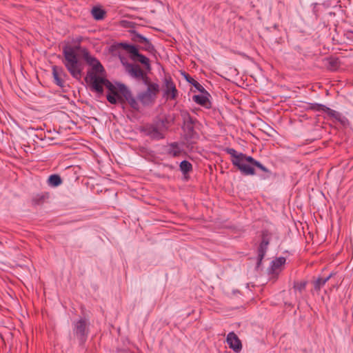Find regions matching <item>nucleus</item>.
Instances as JSON below:
<instances>
[{
  "label": "nucleus",
  "mask_w": 353,
  "mask_h": 353,
  "mask_svg": "<svg viewBox=\"0 0 353 353\" xmlns=\"http://www.w3.org/2000/svg\"><path fill=\"white\" fill-rule=\"evenodd\" d=\"M286 259L283 256L276 258L271 262L269 272L272 274L278 273L281 271V267L285 263Z\"/></svg>",
  "instance_id": "obj_13"
},
{
  "label": "nucleus",
  "mask_w": 353,
  "mask_h": 353,
  "mask_svg": "<svg viewBox=\"0 0 353 353\" xmlns=\"http://www.w3.org/2000/svg\"><path fill=\"white\" fill-rule=\"evenodd\" d=\"M143 132L153 139L159 140L164 138L162 128L155 124L145 125Z\"/></svg>",
  "instance_id": "obj_7"
},
{
  "label": "nucleus",
  "mask_w": 353,
  "mask_h": 353,
  "mask_svg": "<svg viewBox=\"0 0 353 353\" xmlns=\"http://www.w3.org/2000/svg\"><path fill=\"white\" fill-rule=\"evenodd\" d=\"M234 165L244 175H254L255 171L253 166L257 167L264 172H269V170L259 161L246 154L244 155V157L236 160Z\"/></svg>",
  "instance_id": "obj_2"
},
{
  "label": "nucleus",
  "mask_w": 353,
  "mask_h": 353,
  "mask_svg": "<svg viewBox=\"0 0 353 353\" xmlns=\"http://www.w3.org/2000/svg\"><path fill=\"white\" fill-rule=\"evenodd\" d=\"M268 244H269L268 240L266 238L263 237L260 243L259 249H258V262H257L258 265H260V263H261L263 259L264 258V256L265 255V253L268 250Z\"/></svg>",
  "instance_id": "obj_15"
},
{
  "label": "nucleus",
  "mask_w": 353,
  "mask_h": 353,
  "mask_svg": "<svg viewBox=\"0 0 353 353\" xmlns=\"http://www.w3.org/2000/svg\"><path fill=\"white\" fill-rule=\"evenodd\" d=\"M119 46H121L123 50L129 52L131 55L135 53L136 50H137V48L134 46L126 43H120Z\"/></svg>",
  "instance_id": "obj_24"
},
{
  "label": "nucleus",
  "mask_w": 353,
  "mask_h": 353,
  "mask_svg": "<svg viewBox=\"0 0 353 353\" xmlns=\"http://www.w3.org/2000/svg\"><path fill=\"white\" fill-rule=\"evenodd\" d=\"M72 331L74 334L80 340L83 341L86 338L88 333V322L85 319H79L73 322Z\"/></svg>",
  "instance_id": "obj_5"
},
{
  "label": "nucleus",
  "mask_w": 353,
  "mask_h": 353,
  "mask_svg": "<svg viewBox=\"0 0 353 353\" xmlns=\"http://www.w3.org/2000/svg\"><path fill=\"white\" fill-rule=\"evenodd\" d=\"M62 183V179L58 174H52L48 179V184L50 187H57Z\"/></svg>",
  "instance_id": "obj_18"
},
{
  "label": "nucleus",
  "mask_w": 353,
  "mask_h": 353,
  "mask_svg": "<svg viewBox=\"0 0 353 353\" xmlns=\"http://www.w3.org/2000/svg\"><path fill=\"white\" fill-rule=\"evenodd\" d=\"M179 168L181 172L184 174H188L192 170V164L186 160H183L180 163Z\"/></svg>",
  "instance_id": "obj_23"
},
{
  "label": "nucleus",
  "mask_w": 353,
  "mask_h": 353,
  "mask_svg": "<svg viewBox=\"0 0 353 353\" xmlns=\"http://www.w3.org/2000/svg\"><path fill=\"white\" fill-rule=\"evenodd\" d=\"M226 152L230 154L232 157V163L234 165L235 163V161L237 159H240L242 157H244L245 154L243 153H238L234 148H228L226 149Z\"/></svg>",
  "instance_id": "obj_21"
},
{
  "label": "nucleus",
  "mask_w": 353,
  "mask_h": 353,
  "mask_svg": "<svg viewBox=\"0 0 353 353\" xmlns=\"http://www.w3.org/2000/svg\"><path fill=\"white\" fill-rule=\"evenodd\" d=\"M106 79L100 75H97L94 72H88L85 81L91 85L93 90L99 94L103 92V85L105 84Z\"/></svg>",
  "instance_id": "obj_4"
},
{
  "label": "nucleus",
  "mask_w": 353,
  "mask_h": 353,
  "mask_svg": "<svg viewBox=\"0 0 353 353\" xmlns=\"http://www.w3.org/2000/svg\"><path fill=\"white\" fill-rule=\"evenodd\" d=\"M165 153L172 157H178L181 155L183 152V145L174 142L168 144L165 147Z\"/></svg>",
  "instance_id": "obj_10"
},
{
  "label": "nucleus",
  "mask_w": 353,
  "mask_h": 353,
  "mask_svg": "<svg viewBox=\"0 0 353 353\" xmlns=\"http://www.w3.org/2000/svg\"><path fill=\"white\" fill-rule=\"evenodd\" d=\"M192 99L196 103L199 104L206 108H210V102L208 99V93L194 95Z\"/></svg>",
  "instance_id": "obj_16"
},
{
  "label": "nucleus",
  "mask_w": 353,
  "mask_h": 353,
  "mask_svg": "<svg viewBox=\"0 0 353 353\" xmlns=\"http://www.w3.org/2000/svg\"><path fill=\"white\" fill-rule=\"evenodd\" d=\"M194 86L196 88V89H198L199 90H203V88L199 84V83H196V85H194Z\"/></svg>",
  "instance_id": "obj_31"
},
{
  "label": "nucleus",
  "mask_w": 353,
  "mask_h": 353,
  "mask_svg": "<svg viewBox=\"0 0 353 353\" xmlns=\"http://www.w3.org/2000/svg\"><path fill=\"white\" fill-rule=\"evenodd\" d=\"M165 88L163 89V97L166 99L174 100L176 98L178 91L176 86L171 79H165L164 81Z\"/></svg>",
  "instance_id": "obj_8"
},
{
  "label": "nucleus",
  "mask_w": 353,
  "mask_h": 353,
  "mask_svg": "<svg viewBox=\"0 0 353 353\" xmlns=\"http://www.w3.org/2000/svg\"><path fill=\"white\" fill-rule=\"evenodd\" d=\"M119 83H117L116 85H114L110 81H108L107 79L105 81L104 85L108 89V90L113 94H115V92H117L119 91L118 90V84Z\"/></svg>",
  "instance_id": "obj_25"
},
{
  "label": "nucleus",
  "mask_w": 353,
  "mask_h": 353,
  "mask_svg": "<svg viewBox=\"0 0 353 353\" xmlns=\"http://www.w3.org/2000/svg\"><path fill=\"white\" fill-rule=\"evenodd\" d=\"M319 6V4L318 3H314L313 4V10L314 12H316L317 11V7Z\"/></svg>",
  "instance_id": "obj_32"
},
{
  "label": "nucleus",
  "mask_w": 353,
  "mask_h": 353,
  "mask_svg": "<svg viewBox=\"0 0 353 353\" xmlns=\"http://www.w3.org/2000/svg\"><path fill=\"white\" fill-rule=\"evenodd\" d=\"M226 341L229 347L232 349L234 352H239L242 348L241 342L233 332H230L228 334Z\"/></svg>",
  "instance_id": "obj_12"
},
{
  "label": "nucleus",
  "mask_w": 353,
  "mask_h": 353,
  "mask_svg": "<svg viewBox=\"0 0 353 353\" xmlns=\"http://www.w3.org/2000/svg\"><path fill=\"white\" fill-rule=\"evenodd\" d=\"M84 59L87 63L92 67L90 72H94L97 75H103L104 74V68L98 59L88 53L84 54Z\"/></svg>",
  "instance_id": "obj_9"
},
{
  "label": "nucleus",
  "mask_w": 353,
  "mask_h": 353,
  "mask_svg": "<svg viewBox=\"0 0 353 353\" xmlns=\"http://www.w3.org/2000/svg\"><path fill=\"white\" fill-rule=\"evenodd\" d=\"M332 274H330L327 276L325 278H318L315 281L314 284V287L315 290H319L322 286H323L327 281L332 277Z\"/></svg>",
  "instance_id": "obj_22"
},
{
  "label": "nucleus",
  "mask_w": 353,
  "mask_h": 353,
  "mask_svg": "<svg viewBox=\"0 0 353 353\" xmlns=\"http://www.w3.org/2000/svg\"><path fill=\"white\" fill-rule=\"evenodd\" d=\"M63 54L64 57L63 62L65 68L72 77L79 79L81 76V67L74 48L69 46H65L63 48Z\"/></svg>",
  "instance_id": "obj_1"
},
{
  "label": "nucleus",
  "mask_w": 353,
  "mask_h": 353,
  "mask_svg": "<svg viewBox=\"0 0 353 353\" xmlns=\"http://www.w3.org/2000/svg\"><path fill=\"white\" fill-rule=\"evenodd\" d=\"M126 72L133 78L143 79L145 82L148 77L144 74L143 70L137 65L128 64L125 67Z\"/></svg>",
  "instance_id": "obj_11"
},
{
  "label": "nucleus",
  "mask_w": 353,
  "mask_h": 353,
  "mask_svg": "<svg viewBox=\"0 0 353 353\" xmlns=\"http://www.w3.org/2000/svg\"><path fill=\"white\" fill-rule=\"evenodd\" d=\"M144 83L147 85V89L139 92L137 98L143 105H150L155 101L159 91V85L157 83H150L148 79H145Z\"/></svg>",
  "instance_id": "obj_3"
},
{
  "label": "nucleus",
  "mask_w": 353,
  "mask_h": 353,
  "mask_svg": "<svg viewBox=\"0 0 353 353\" xmlns=\"http://www.w3.org/2000/svg\"><path fill=\"white\" fill-rule=\"evenodd\" d=\"M320 109L323 110V112H326L330 117L335 119L336 121H340L341 123H343L345 118L341 114L340 112L332 110L324 105L320 104Z\"/></svg>",
  "instance_id": "obj_14"
},
{
  "label": "nucleus",
  "mask_w": 353,
  "mask_h": 353,
  "mask_svg": "<svg viewBox=\"0 0 353 353\" xmlns=\"http://www.w3.org/2000/svg\"><path fill=\"white\" fill-rule=\"evenodd\" d=\"M52 75L54 83L59 87H63L64 81L61 79V76H57V71L55 70H53Z\"/></svg>",
  "instance_id": "obj_26"
},
{
  "label": "nucleus",
  "mask_w": 353,
  "mask_h": 353,
  "mask_svg": "<svg viewBox=\"0 0 353 353\" xmlns=\"http://www.w3.org/2000/svg\"><path fill=\"white\" fill-rule=\"evenodd\" d=\"M55 70L57 71V76H61V75L63 73V68H61V67L53 66L52 67V70Z\"/></svg>",
  "instance_id": "obj_30"
},
{
  "label": "nucleus",
  "mask_w": 353,
  "mask_h": 353,
  "mask_svg": "<svg viewBox=\"0 0 353 353\" xmlns=\"http://www.w3.org/2000/svg\"><path fill=\"white\" fill-rule=\"evenodd\" d=\"M294 288L298 290L299 291H302L305 288V283L301 282L299 283H297Z\"/></svg>",
  "instance_id": "obj_29"
},
{
  "label": "nucleus",
  "mask_w": 353,
  "mask_h": 353,
  "mask_svg": "<svg viewBox=\"0 0 353 353\" xmlns=\"http://www.w3.org/2000/svg\"><path fill=\"white\" fill-rule=\"evenodd\" d=\"M133 59H136L139 61L142 64L145 65L147 67L150 66V60L145 55L140 54L138 49L136 50V52L132 55Z\"/></svg>",
  "instance_id": "obj_17"
},
{
  "label": "nucleus",
  "mask_w": 353,
  "mask_h": 353,
  "mask_svg": "<svg viewBox=\"0 0 353 353\" xmlns=\"http://www.w3.org/2000/svg\"><path fill=\"white\" fill-rule=\"evenodd\" d=\"M119 92L122 94L130 107L134 110H139V105L136 98L132 95L129 88L123 83L118 84Z\"/></svg>",
  "instance_id": "obj_6"
},
{
  "label": "nucleus",
  "mask_w": 353,
  "mask_h": 353,
  "mask_svg": "<svg viewBox=\"0 0 353 353\" xmlns=\"http://www.w3.org/2000/svg\"><path fill=\"white\" fill-rule=\"evenodd\" d=\"M118 99L119 95L117 92H115V94L110 93L107 94V100L112 104H116L118 101Z\"/></svg>",
  "instance_id": "obj_27"
},
{
  "label": "nucleus",
  "mask_w": 353,
  "mask_h": 353,
  "mask_svg": "<svg viewBox=\"0 0 353 353\" xmlns=\"http://www.w3.org/2000/svg\"><path fill=\"white\" fill-rule=\"evenodd\" d=\"M181 115L183 117V119L185 123H193V120L190 117V114L187 111H181Z\"/></svg>",
  "instance_id": "obj_28"
},
{
  "label": "nucleus",
  "mask_w": 353,
  "mask_h": 353,
  "mask_svg": "<svg viewBox=\"0 0 353 353\" xmlns=\"http://www.w3.org/2000/svg\"><path fill=\"white\" fill-rule=\"evenodd\" d=\"M91 12L95 20H102L105 14L104 10L100 7H94Z\"/></svg>",
  "instance_id": "obj_20"
},
{
  "label": "nucleus",
  "mask_w": 353,
  "mask_h": 353,
  "mask_svg": "<svg viewBox=\"0 0 353 353\" xmlns=\"http://www.w3.org/2000/svg\"><path fill=\"white\" fill-rule=\"evenodd\" d=\"M134 39H136V41L137 42L144 44L145 48L146 50H150L151 49L153 48V46L151 44V43L149 41V40L147 38H145V37L142 36L141 34H136L134 36Z\"/></svg>",
  "instance_id": "obj_19"
}]
</instances>
